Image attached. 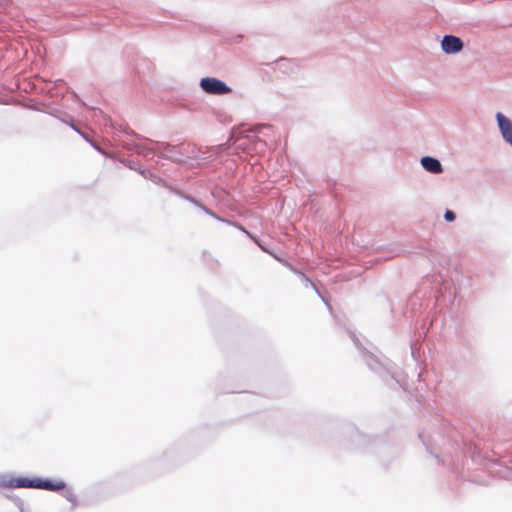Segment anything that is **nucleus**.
I'll list each match as a JSON object with an SVG mask.
<instances>
[{"label":"nucleus","mask_w":512,"mask_h":512,"mask_svg":"<svg viewBox=\"0 0 512 512\" xmlns=\"http://www.w3.org/2000/svg\"><path fill=\"white\" fill-rule=\"evenodd\" d=\"M10 486L15 488H37L48 491H60L65 489L66 483L62 480H47L41 478L29 479L25 477L13 478Z\"/></svg>","instance_id":"nucleus-1"},{"label":"nucleus","mask_w":512,"mask_h":512,"mask_svg":"<svg viewBox=\"0 0 512 512\" xmlns=\"http://www.w3.org/2000/svg\"><path fill=\"white\" fill-rule=\"evenodd\" d=\"M200 86L206 93L213 95H223L231 92V88L216 78H203Z\"/></svg>","instance_id":"nucleus-2"},{"label":"nucleus","mask_w":512,"mask_h":512,"mask_svg":"<svg viewBox=\"0 0 512 512\" xmlns=\"http://www.w3.org/2000/svg\"><path fill=\"white\" fill-rule=\"evenodd\" d=\"M441 46L444 52L451 54L457 53L463 48V42L460 38L452 35L444 36Z\"/></svg>","instance_id":"nucleus-3"},{"label":"nucleus","mask_w":512,"mask_h":512,"mask_svg":"<svg viewBox=\"0 0 512 512\" xmlns=\"http://www.w3.org/2000/svg\"><path fill=\"white\" fill-rule=\"evenodd\" d=\"M496 118L503 138L512 146V122L501 113Z\"/></svg>","instance_id":"nucleus-4"},{"label":"nucleus","mask_w":512,"mask_h":512,"mask_svg":"<svg viewBox=\"0 0 512 512\" xmlns=\"http://www.w3.org/2000/svg\"><path fill=\"white\" fill-rule=\"evenodd\" d=\"M422 166L429 172L434 174H439L442 172V166L441 163L432 157L425 156L421 159Z\"/></svg>","instance_id":"nucleus-5"},{"label":"nucleus","mask_w":512,"mask_h":512,"mask_svg":"<svg viewBox=\"0 0 512 512\" xmlns=\"http://www.w3.org/2000/svg\"><path fill=\"white\" fill-rule=\"evenodd\" d=\"M444 217H445V219H446L447 221H453V220L455 219V214H454V212H452V211H450V210H447V211L445 212Z\"/></svg>","instance_id":"nucleus-6"},{"label":"nucleus","mask_w":512,"mask_h":512,"mask_svg":"<svg viewBox=\"0 0 512 512\" xmlns=\"http://www.w3.org/2000/svg\"><path fill=\"white\" fill-rule=\"evenodd\" d=\"M66 498L71 501L72 503H76V496L74 495L73 492L71 491H67V494H66Z\"/></svg>","instance_id":"nucleus-7"},{"label":"nucleus","mask_w":512,"mask_h":512,"mask_svg":"<svg viewBox=\"0 0 512 512\" xmlns=\"http://www.w3.org/2000/svg\"><path fill=\"white\" fill-rule=\"evenodd\" d=\"M249 236H250V238H251V239H252V240H253V241H254V242H255V243H256V244L261 248V250H263V251H265V252L269 253V251H268L265 247H263V246L260 244V242H259L255 237H253V236H252V235H250V234H249ZM270 254H272V253L270 252Z\"/></svg>","instance_id":"nucleus-8"},{"label":"nucleus","mask_w":512,"mask_h":512,"mask_svg":"<svg viewBox=\"0 0 512 512\" xmlns=\"http://www.w3.org/2000/svg\"><path fill=\"white\" fill-rule=\"evenodd\" d=\"M274 259H276L277 261H280V258L277 256H274Z\"/></svg>","instance_id":"nucleus-9"},{"label":"nucleus","mask_w":512,"mask_h":512,"mask_svg":"<svg viewBox=\"0 0 512 512\" xmlns=\"http://www.w3.org/2000/svg\"><path fill=\"white\" fill-rule=\"evenodd\" d=\"M274 259H276L277 261H280V258L277 256H274Z\"/></svg>","instance_id":"nucleus-10"},{"label":"nucleus","mask_w":512,"mask_h":512,"mask_svg":"<svg viewBox=\"0 0 512 512\" xmlns=\"http://www.w3.org/2000/svg\"><path fill=\"white\" fill-rule=\"evenodd\" d=\"M274 259H276L277 261H280V258L277 256H274Z\"/></svg>","instance_id":"nucleus-11"}]
</instances>
